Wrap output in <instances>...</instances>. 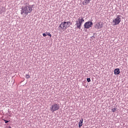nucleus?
Wrapping results in <instances>:
<instances>
[{"mask_svg":"<svg viewBox=\"0 0 128 128\" xmlns=\"http://www.w3.org/2000/svg\"><path fill=\"white\" fill-rule=\"evenodd\" d=\"M121 16H117L116 18L113 20L112 22L114 24L113 26H118V24H120V22H122V18L120 17Z\"/></svg>","mask_w":128,"mask_h":128,"instance_id":"nucleus-4","label":"nucleus"},{"mask_svg":"<svg viewBox=\"0 0 128 128\" xmlns=\"http://www.w3.org/2000/svg\"><path fill=\"white\" fill-rule=\"evenodd\" d=\"M86 80L88 82H90V78H87Z\"/></svg>","mask_w":128,"mask_h":128,"instance_id":"nucleus-17","label":"nucleus"},{"mask_svg":"<svg viewBox=\"0 0 128 128\" xmlns=\"http://www.w3.org/2000/svg\"><path fill=\"white\" fill-rule=\"evenodd\" d=\"M84 122V118H82L78 123V128H80L82 126V124Z\"/></svg>","mask_w":128,"mask_h":128,"instance_id":"nucleus-9","label":"nucleus"},{"mask_svg":"<svg viewBox=\"0 0 128 128\" xmlns=\"http://www.w3.org/2000/svg\"><path fill=\"white\" fill-rule=\"evenodd\" d=\"M90 0H84V1L82 2V4H83V6H88V4H90Z\"/></svg>","mask_w":128,"mask_h":128,"instance_id":"nucleus-8","label":"nucleus"},{"mask_svg":"<svg viewBox=\"0 0 128 128\" xmlns=\"http://www.w3.org/2000/svg\"><path fill=\"white\" fill-rule=\"evenodd\" d=\"M82 22H84V20L83 18L80 17L78 18V21H76V24H75V26H76V28L80 30V28H82Z\"/></svg>","mask_w":128,"mask_h":128,"instance_id":"nucleus-2","label":"nucleus"},{"mask_svg":"<svg viewBox=\"0 0 128 128\" xmlns=\"http://www.w3.org/2000/svg\"><path fill=\"white\" fill-rule=\"evenodd\" d=\"M42 36H44V37L46 36V32L42 34Z\"/></svg>","mask_w":128,"mask_h":128,"instance_id":"nucleus-18","label":"nucleus"},{"mask_svg":"<svg viewBox=\"0 0 128 128\" xmlns=\"http://www.w3.org/2000/svg\"><path fill=\"white\" fill-rule=\"evenodd\" d=\"M8 128H12V126H8Z\"/></svg>","mask_w":128,"mask_h":128,"instance_id":"nucleus-19","label":"nucleus"},{"mask_svg":"<svg viewBox=\"0 0 128 128\" xmlns=\"http://www.w3.org/2000/svg\"><path fill=\"white\" fill-rule=\"evenodd\" d=\"M92 38H94V36H92Z\"/></svg>","mask_w":128,"mask_h":128,"instance_id":"nucleus-20","label":"nucleus"},{"mask_svg":"<svg viewBox=\"0 0 128 128\" xmlns=\"http://www.w3.org/2000/svg\"><path fill=\"white\" fill-rule=\"evenodd\" d=\"M58 28H60H60H62V30L64 29V28L62 27V23L60 25Z\"/></svg>","mask_w":128,"mask_h":128,"instance_id":"nucleus-13","label":"nucleus"},{"mask_svg":"<svg viewBox=\"0 0 128 128\" xmlns=\"http://www.w3.org/2000/svg\"><path fill=\"white\" fill-rule=\"evenodd\" d=\"M94 28H97V30H100V28H104V22H100L96 24Z\"/></svg>","mask_w":128,"mask_h":128,"instance_id":"nucleus-6","label":"nucleus"},{"mask_svg":"<svg viewBox=\"0 0 128 128\" xmlns=\"http://www.w3.org/2000/svg\"><path fill=\"white\" fill-rule=\"evenodd\" d=\"M112 112H116V108H114L112 109Z\"/></svg>","mask_w":128,"mask_h":128,"instance_id":"nucleus-14","label":"nucleus"},{"mask_svg":"<svg viewBox=\"0 0 128 128\" xmlns=\"http://www.w3.org/2000/svg\"><path fill=\"white\" fill-rule=\"evenodd\" d=\"M70 24L72 25V22H70V21L66 22V25L65 28H70Z\"/></svg>","mask_w":128,"mask_h":128,"instance_id":"nucleus-10","label":"nucleus"},{"mask_svg":"<svg viewBox=\"0 0 128 128\" xmlns=\"http://www.w3.org/2000/svg\"><path fill=\"white\" fill-rule=\"evenodd\" d=\"M62 26L63 28V30H66V22H62Z\"/></svg>","mask_w":128,"mask_h":128,"instance_id":"nucleus-11","label":"nucleus"},{"mask_svg":"<svg viewBox=\"0 0 128 128\" xmlns=\"http://www.w3.org/2000/svg\"><path fill=\"white\" fill-rule=\"evenodd\" d=\"M94 26V23L92 21H88L86 22L84 24V28H86L87 30L92 28Z\"/></svg>","mask_w":128,"mask_h":128,"instance_id":"nucleus-5","label":"nucleus"},{"mask_svg":"<svg viewBox=\"0 0 128 128\" xmlns=\"http://www.w3.org/2000/svg\"><path fill=\"white\" fill-rule=\"evenodd\" d=\"M114 74L115 76H118V74H120V70L119 68H116L114 70Z\"/></svg>","mask_w":128,"mask_h":128,"instance_id":"nucleus-7","label":"nucleus"},{"mask_svg":"<svg viewBox=\"0 0 128 128\" xmlns=\"http://www.w3.org/2000/svg\"><path fill=\"white\" fill-rule=\"evenodd\" d=\"M94 34H96V33L94 34Z\"/></svg>","mask_w":128,"mask_h":128,"instance_id":"nucleus-21","label":"nucleus"},{"mask_svg":"<svg viewBox=\"0 0 128 128\" xmlns=\"http://www.w3.org/2000/svg\"><path fill=\"white\" fill-rule=\"evenodd\" d=\"M34 6V5H26L25 6H22L21 8L20 14H24L25 16H28V14H30L32 12V8Z\"/></svg>","mask_w":128,"mask_h":128,"instance_id":"nucleus-1","label":"nucleus"},{"mask_svg":"<svg viewBox=\"0 0 128 128\" xmlns=\"http://www.w3.org/2000/svg\"><path fill=\"white\" fill-rule=\"evenodd\" d=\"M3 120H4L5 124H8V122H10V120H6V119H3Z\"/></svg>","mask_w":128,"mask_h":128,"instance_id":"nucleus-16","label":"nucleus"},{"mask_svg":"<svg viewBox=\"0 0 128 128\" xmlns=\"http://www.w3.org/2000/svg\"><path fill=\"white\" fill-rule=\"evenodd\" d=\"M46 36H50V38H52V34H50V33L48 32H46Z\"/></svg>","mask_w":128,"mask_h":128,"instance_id":"nucleus-12","label":"nucleus"},{"mask_svg":"<svg viewBox=\"0 0 128 128\" xmlns=\"http://www.w3.org/2000/svg\"><path fill=\"white\" fill-rule=\"evenodd\" d=\"M60 110V104H52L50 107V110L52 111V112H56V110Z\"/></svg>","mask_w":128,"mask_h":128,"instance_id":"nucleus-3","label":"nucleus"},{"mask_svg":"<svg viewBox=\"0 0 128 128\" xmlns=\"http://www.w3.org/2000/svg\"><path fill=\"white\" fill-rule=\"evenodd\" d=\"M26 78H30V75H28V74H26Z\"/></svg>","mask_w":128,"mask_h":128,"instance_id":"nucleus-15","label":"nucleus"}]
</instances>
